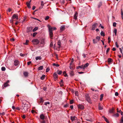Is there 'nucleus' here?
Instances as JSON below:
<instances>
[{
    "instance_id": "c85d7f7f",
    "label": "nucleus",
    "mask_w": 123,
    "mask_h": 123,
    "mask_svg": "<svg viewBox=\"0 0 123 123\" xmlns=\"http://www.w3.org/2000/svg\"><path fill=\"white\" fill-rule=\"evenodd\" d=\"M53 65L54 66H55L57 67H59V65L58 64L55 63H53Z\"/></svg>"
},
{
    "instance_id": "ea45409f",
    "label": "nucleus",
    "mask_w": 123,
    "mask_h": 123,
    "mask_svg": "<svg viewBox=\"0 0 123 123\" xmlns=\"http://www.w3.org/2000/svg\"><path fill=\"white\" fill-rule=\"evenodd\" d=\"M1 70L3 71H5L6 70V68L4 67H2L1 68Z\"/></svg>"
},
{
    "instance_id": "393cba45",
    "label": "nucleus",
    "mask_w": 123,
    "mask_h": 123,
    "mask_svg": "<svg viewBox=\"0 0 123 123\" xmlns=\"http://www.w3.org/2000/svg\"><path fill=\"white\" fill-rule=\"evenodd\" d=\"M57 72V74L59 75L61 74L62 73V71H61L58 70Z\"/></svg>"
},
{
    "instance_id": "680f3d73",
    "label": "nucleus",
    "mask_w": 123,
    "mask_h": 123,
    "mask_svg": "<svg viewBox=\"0 0 123 123\" xmlns=\"http://www.w3.org/2000/svg\"><path fill=\"white\" fill-rule=\"evenodd\" d=\"M115 44H116V45L117 47V48H118L119 47V45H118L117 43V42H116Z\"/></svg>"
},
{
    "instance_id": "e433bc0d",
    "label": "nucleus",
    "mask_w": 123,
    "mask_h": 123,
    "mask_svg": "<svg viewBox=\"0 0 123 123\" xmlns=\"http://www.w3.org/2000/svg\"><path fill=\"white\" fill-rule=\"evenodd\" d=\"M40 123H46L45 121L44 120H40Z\"/></svg>"
},
{
    "instance_id": "423d86ee",
    "label": "nucleus",
    "mask_w": 123,
    "mask_h": 123,
    "mask_svg": "<svg viewBox=\"0 0 123 123\" xmlns=\"http://www.w3.org/2000/svg\"><path fill=\"white\" fill-rule=\"evenodd\" d=\"M115 109L113 107L111 109H109V112L110 113H113L115 112Z\"/></svg>"
},
{
    "instance_id": "338daca9",
    "label": "nucleus",
    "mask_w": 123,
    "mask_h": 123,
    "mask_svg": "<svg viewBox=\"0 0 123 123\" xmlns=\"http://www.w3.org/2000/svg\"><path fill=\"white\" fill-rule=\"evenodd\" d=\"M68 106V105H64V107H67Z\"/></svg>"
},
{
    "instance_id": "bf43d9fd",
    "label": "nucleus",
    "mask_w": 123,
    "mask_h": 123,
    "mask_svg": "<svg viewBox=\"0 0 123 123\" xmlns=\"http://www.w3.org/2000/svg\"><path fill=\"white\" fill-rule=\"evenodd\" d=\"M91 89L93 91H95V92H96L98 91L97 90H95V89H93V88H91Z\"/></svg>"
},
{
    "instance_id": "f704fd0d",
    "label": "nucleus",
    "mask_w": 123,
    "mask_h": 123,
    "mask_svg": "<svg viewBox=\"0 0 123 123\" xmlns=\"http://www.w3.org/2000/svg\"><path fill=\"white\" fill-rule=\"evenodd\" d=\"M69 68L70 69L72 70H73L74 69L73 67V65L70 66Z\"/></svg>"
},
{
    "instance_id": "4468645a",
    "label": "nucleus",
    "mask_w": 123,
    "mask_h": 123,
    "mask_svg": "<svg viewBox=\"0 0 123 123\" xmlns=\"http://www.w3.org/2000/svg\"><path fill=\"white\" fill-rule=\"evenodd\" d=\"M18 64V62L17 60H16L14 62V65L15 66H17Z\"/></svg>"
},
{
    "instance_id": "7c9ffc66",
    "label": "nucleus",
    "mask_w": 123,
    "mask_h": 123,
    "mask_svg": "<svg viewBox=\"0 0 123 123\" xmlns=\"http://www.w3.org/2000/svg\"><path fill=\"white\" fill-rule=\"evenodd\" d=\"M45 76V75H43L40 78L41 80H43L44 79Z\"/></svg>"
},
{
    "instance_id": "de8ad7c7",
    "label": "nucleus",
    "mask_w": 123,
    "mask_h": 123,
    "mask_svg": "<svg viewBox=\"0 0 123 123\" xmlns=\"http://www.w3.org/2000/svg\"><path fill=\"white\" fill-rule=\"evenodd\" d=\"M96 40H98V41H99L100 39V37L99 36H97L96 37Z\"/></svg>"
},
{
    "instance_id": "20e7f679",
    "label": "nucleus",
    "mask_w": 123,
    "mask_h": 123,
    "mask_svg": "<svg viewBox=\"0 0 123 123\" xmlns=\"http://www.w3.org/2000/svg\"><path fill=\"white\" fill-rule=\"evenodd\" d=\"M98 25V24L97 23L94 24L92 26V30H94L95 28L97 27Z\"/></svg>"
},
{
    "instance_id": "cd10ccee",
    "label": "nucleus",
    "mask_w": 123,
    "mask_h": 123,
    "mask_svg": "<svg viewBox=\"0 0 123 123\" xmlns=\"http://www.w3.org/2000/svg\"><path fill=\"white\" fill-rule=\"evenodd\" d=\"M35 59L36 60H37L38 59H41V57L40 56H38L37 57H36L35 58Z\"/></svg>"
},
{
    "instance_id": "6e6552de",
    "label": "nucleus",
    "mask_w": 123,
    "mask_h": 123,
    "mask_svg": "<svg viewBox=\"0 0 123 123\" xmlns=\"http://www.w3.org/2000/svg\"><path fill=\"white\" fill-rule=\"evenodd\" d=\"M9 82V80H7L4 84V85H3V86H4V87H6L7 86H8L9 85H8V84Z\"/></svg>"
},
{
    "instance_id": "864d4df0",
    "label": "nucleus",
    "mask_w": 123,
    "mask_h": 123,
    "mask_svg": "<svg viewBox=\"0 0 123 123\" xmlns=\"http://www.w3.org/2000/svg\"><path fill=\"white\" fill-rule=\"evenodd\" d=\"M117 24L115 22H114L113 23V26L114 27H116V25Z\"/></svg>"
},
{
    "instance_id": "f8f14e48",
    "label": "nucleus",
    "mask_w": 123,
    "mask_h": 123,
    "mask_svg": "<svg viewBox=\"0 0 123 123\" xmlns=\"http://www.w3.org/2000/svg\"><path fill=\"white\" fill-rule=\"evenodd\" d=\"M78 13L76 12L75 13V14H74V18L76 20L77 19V16Z\"/></svg>"
},
{
    "instance_id": "1a4fd4ad",
    "label": "nucleus",
    "mask_w": 123,
    "mask_h": 123,
    "mask_svg": "<svg viewBox=\"0 0 123 123\" xmlns=\"http://www.w3.org/2000/svg\"><path fill=\"white\" fill-rule=\"evenodd\" d=\"M40 117L42 120H44L45 119V116L43 114L40 115Z\"/></svg>"
},
{
    "instance_id": "39448f33",
    "label": "nucleus",
    "mask_w": 123,
    "mask_h": 123,
    "mask_svg": "<svg viewBox=\"0 0 123 123\" xmlns=\"http://www.w3.org/2000/svg\"><path fill=\"white\" fill-rule=\"evenodd\" d=\"M78 107L79 109H83L84 108V106L81 104H79L78 105Z\"/></svg>"
},
{
    "instance_id": "a19ab883",
    "label": "nucleus",
    "mask_w": 123,
    "mask_h": 123,
    "mask_svg": "<svg viewBox=\"0 0 123 123\" xmlns=\"http://www.w3.org/2000/svg\"><path fill=\"white\" fill-rule=\"evenodd\" d=\"M108 43H110L111 41V38L110 37H108Z\"/></svg>"
},
{
    "instance_id": "2f4dec72",
    "label": "nucleus",
    "mask_w": 123,
    "mask_h": 123,
    "mask_svg": "<svg viewBox=\"0 0 123 123\" xmlns=\"http://www.w3.org/2000/svg\"><path fill=\"white\" fill-rule=\"evenodd\" d=\"M38 28L37 27H35L34 29L33 30V32H35L37 30Z\"/></svg>"
},
{
    "instance_id": "c9c22d12",
    "label": "nucleus",
    "mask_w": 123,
    "mask_h": 123,
    "mask_svg": "<svg viewBox=\"0 0 123 123\" xmlns=\"http://www.w3.org/2000/svg\"><path fill=\"white\" fill-rule=\"evenodd\" d=\"M93 41L94 43H97V41L96 39H93Z\"/></svg>"
},
{
    "instance_id": "a211bd4d",
    "label": "nucleus",
    "mask_w": 123,
    "mask_h": 123,
    "mask_svg": "<svg viewBox=\"0 0 123 123\" xmlns=\"http://www.w3.org/2000/svg\"><path fill=\"white\" fill-rule=\"evenodd\" d=\"M32 29V28L31 27H29L27 29V32H29L31 31Z\"/></svg>"
},
{
    "instance_id": "603ef678",
    "label": "nucleus",
    "mask_w": 123,
    "mask_h": 123,
    "mask_svg": "<svg viewBox=\"0 0 123 123\" xmlns=\"http://www.w3.org/2000/svg\"><path fill=\"white\" fill-rule=\"evenodd\" d=\"M119 93L117 92H116L115 93V95L116 96H117L118 95Z\"/></svg>"
},
{
    "instance_id": "4c0bfd02",
    "label": "nucleus",
    "mask_w": 123,
    "mask_h": 123,
    "mask_svg": "<svg viewBox=\"0 0 123 123\" xmlns=\"http://www.w3.org/2000/svg\"><path fill=\"white\" fill-rule=\"evenodd\" d=\"M29 41L28 40H26V41L25 43H24V44L25 45H27L28 44V43L29 42Z\"/></svg>"
},
{
    "instance_id": "a18cd8bd",
    "label": "nucleus",
    "mask_w": 123,
    "mask_h": 123,
    "mask_svg": "<svg viewBox=\"0 0 123 123\" xmlns=\"http://www.w3.org/2000/svg\"><path fill=\"white\" fill-rule=\"evenodd\" d=\"M49 18V16H47L45 17V20H47Z\"/></svg>"
},
{
    "instance_id": "e2e57ef3",
    "label": "nucleus",
    "mask_w": 123,
    "mask_h": 123,
    "mask_svg": "<svg viewBox=\"0 0 123 123\" xmlns=\"http://www.w3.org/2000/svg\"><path fill=\"white\" fill-rule=\"evenodd\" d=\"M31 112L32 113H34L35 112H36L34 110H32L31 111Z\"/></svg>"
},
{
    "instance_id": "f03ea898",
    "label": "nucleus",
    "mask_w": 123,
    "mask_h": 123,
    "mask_svg": "<svg viewBox=\"0 0 123 123\" xmlns=\"http://www.w3.org/2000/svg\"><path fill=\"white\" fill-rule=\"evenodd\" d=\"M32 42H33L34 44L35 45L38 44L39 43V41L37 39H34L33 40Z\"/></svg>"
},
{
    "instance_id": "9d476101",
    "label": "nucleus",
    "mask_w": 123,
    "mask_h": 123,
    "mask_svg": "<svg viewBox=\"0 0 123 123\" xmlns=\"http://www.w3.org/2000/svg\"><path fill=\"white\" fill-rule=\"evenodd\" d=\"M53 77L56 80L58 78V75L56 73H54L53 74Z\"/></svg>"
},
{
    "instance_id": "a878e982",
    "label": "nucleus",
    "mask_w": 123,
    "mask_h": 123,
    "mask_svg": "<svg viewBox=\"0 0 123 123\" xmlns=\"http://www.w3.org/2000/svg\"><path fill=\"white\" fill-rule=\"evenodd\" d=\"M83 65H81L80 66H79L77 67V69H79V68H83Z\"/></svg>"
},
{
    "instance_id": "2eb2a0df",
    "label": "nucleus",
    "mask_w": 123,
    "mask_h": 123,
    "mask_svg": "<svg viewBox=\"0 0 123 123\" xmlns=\"http://www.w3.org/2000/svg\"><path fill=\"white\" fill-rule=\"evenodd\" d=\"M57 44L58 45V47L59 48H60V47L61 46V41L59 40L57 42Z\"/></svg>"
},
{
    "instance_id": "bb28decb",
    "label": "nucleus",
    "mask_w": 123,
    "mask_h": 123,
    "mask_svg": "<svg viewBox=\"0 0 123 123\" xmlns=\"http://www.w3.org/2000/svg\"><path fill=\"white\" fill-rule=\"evenodd\" d=\"M98 108L100 110H101L103 109V107L101 106L100 104H99Z\"/></svg>"
},
{
    "instance_id": "8fccbe9b",
    "label": "nucleus",
    "mask_w": 123,
    "mask_h": 123,
    "mask_svg": "<svg viewBox=\"0 0 123 123\" xmlns=\"http://www.w3.org/2000/svg\"><path fill=\"white\" fill-rule=\"evenodd\" d=\"M110 49V48H108L107 49L106 51V54H107L109 52V51Z\"/></svg>"
},
{
    "instance_id": "3c124183",
    "label": "nucleus",
    "mask_w": 123,
    "mask_h": 123,
    "mask_svg": "<svg viewBox=\"0 0 123 123\" xmlns=\"http://www.w3.org/2000/svg\"><path fill=\"white\" fill-rule=\"evenodd\" d=\"M74 102V101L73 100H71L70 101V103L71 104H72Z\"/></svg>"
},
{
    "instance_id": "f257e3e1",
    "label": "nucleus",
    "mask_w": 123,
    "mask_h": 123,
    "mask_svg": "<svg viewBox=\"0 0 123 123\" xmlns=\"http://www.w3.org/2000/svg\"><path fill=\"white\" fill-rule=\"evenodd\" d=\"M48 27L49 30V34L50 37V38L51 39H53L52 37H53V32L52 29L53 27H51L49 25H48Z\"/></svg>"
},
{
    "instance_id": "6e6d98bb",
    "label": "nucleus",
    "mask_w": 123,
    "mask_h": 123,
    "mask_svg": "<svg viewBox=\"0 0 123 123\" xmlns=\"http://www.w3.org/2000/svg\"><path fill=\"white\" fill-rule=\"evenodd\" d=\"M75 94L76 95L78 96V92L77 91H76L75 92Z\"/></svg>"
},
{
    "instance_id": "6ab92c4d",
    "label": "nucleus",
    "mask_w": 123,
    "mask_h": 123,
    "mask_svg": "<svg viewBox=\"0 0 123 123\" xmlns=\"http://www.w3.org/2000/svg\"><path fill=\"white\" fill-rule=\"evenodd\" d=\"M89 64L88 63H87L85 64L84 66H83V69H85V68L87 67L89 65Z\"/></svg>"
},
{
    "instance_id": "412c9836",
    "label": "nucleus",
    "mask_w": 123,
    "mask_h": 123,
    "mask_svg": "<svg viewBox=\"0 0 123 123\" xmlns=\"http://www.w3.org/2000/svg\"><path fill=\"white\" fill-rule=\"evenodd\" d=\"M76 118V117L74 116V117H72L71 116V117L70 119L72 121H73L74 120H75V118Z\"/></svg>"
},
{
    "instance_id": "f3484780",
    "label": "nucleus",
    "mask_w": 123,
    "mask_h": 123,
    "mask_svg": "<svg viewBox=\"0 0 123 123\" xmlns=\"http://www.w3.org/2000/svg\"><path fill=\"white\" fill-rule=\"evenodd\" d=\"M23 74L24 76L26 77H27L29 74V73L27 72H24Z\"/></svg>"
},
{
    "instance_id": "79ce46f5",
    "label": "nucleus",
    "mask_w": 123,
    "mask_h": 123,
    "mask_svg": "<svg viewBox=\"0 0 123 123\" xmlns=\"http://www.w3.org/2000/svg\"><path fill=\"white\" fill-rule=\"evenodd\" d=\"M104 120L106 121V122L107 123H109V122L108 120L106 118H105Z\"/></svg>"
},
{
    "instance_id": "9b49d317",
    "label": "nucleus",
    "mask_w": 123,
    "mask_h": 123,
    "mask_svg": "<svg viewBox=\"0 0 123 123\" xmlns=\"http://www.w3.org/2000/svg\"><path fill=\"white\" fill-rule=\"evenodd\" d=\"M69 74L71 76H73L74 75V74L73 71H70Z\"/></svg>"
},
{
    "instance_id": "5701e85b",
    "label": "nucleus",
    "mask_w": 123,
    "mask_h": 123,
    "mask_svg": "<svg viewBox=\"0 0 123 123\" xmlns=\"http://www.w3.org/2000/svg\"><path fill=\"white\" fill-rule=\"evenodd\" d=\"M65 28V26L64 25H62L61 27L60 30L61 31H63Z\"/></svg>"
},
{
    "instance_id": "69168bd1",
    "label": "nucleus",
    "mask_w": 123,
    "mask_h": 123,
    "mask_svg": "<svg viewBox=\"0 0 123 123\" xmlns=\"http://www.w3.org/2000/svg\"><path fill=\"white\" fill-rule=\"evenodd\" d=\"M50 46V47H52L53 46V44L52 42L51 43Z\"/></svg>"
},
{
    "instance_id": "4be33fe9",
    "label": "nucleus",
    "mask_w": 123,
    "mask_h": 123,
    "mask_svg": "<svg viewBox=\"0 0 123 123\" xmlns=\"http://www.w3.org/2000/svg\"><path fill=\"white\" fill-rule=\"evenodd\" d=\"M43 68V66H41L39 67L38 68V70L40 71L42 70Z\"/></svg>"
},
{
    "instance_id": "37998d69",
    "label": "nucleus",
    "mask_w": 123,
    "mask_h": 123,
    "mask_svg": "<svg viewBox=\"0 0 123 123\" xmlns=\"http://www.w3.org/2000/svg\"><path fill=\"white\" fill-rule=\"evenodd\" d=\"M20 55L21 56H24L25 55H26L27 54H23L22 53H21L20 54Z\"/></svg>"
},
{
    "instance_id": "5fc2aeb1",
    "label": "nucleus",
    "mask_w": 123,
    "mask_h": 123,
    "mask_svg": "<svg viewBox=\"0 0 123 123\" xmlns=\"http://www.w3.org/2000/svg\"><path fill=\"white\" fill-rule=\"evenodd\" d=\"M44 6V3L43 1L41 2V6Z\"/></svg>"
},
{
    "instance_id": "7ed1b4c3",
    "label": "nucleus",
    "mask_w": 123,
    "mask_h": 123,
    "mask_svg": "<svg viewBox=\"0 0 123 123\" xmlns=\"http://www.w3.org/2000/svg\"><path fill=\"white\" fill-rule=\"evenodd\" d=\"M85 96L86 99L87 101H88L89 103H91V101L90 100V98L88 95L87 94H86L85 95Z\"/></svg>"
},
{
    "instance_id": "c756f323",
    "label": "nucleus",
    "mask_w": 123,
    "mask_h": 123,
    "mask_svg": "<svg viewBox=\"0 0 123 123\" xmlns=\"http://www.w3.org/2000/svg\"><path fill=\"white\" fill-rule=\"evenodd\" d=\"M100 35L101 36H102L103 37L105 36V34L103 31H101L100 33Z\"/></svg>"
},
{
    "instance_id": "58836bf2",
    "label": "nucleus",
    "mask_w": 123,
    "mask_h": 123,
    "mask_svg": "<svg viewBox=\"0 0 123 123\" xmlns=\"http://www.w3.org/2000/svg\"><path fill=\"white\" fill-rule=\"evenodd\" d=\"M112 59H111L109 58L108 59V62L109 63H111L112 62Z\"/></svg>"
},
{
    "instance_id": "052dcab7",
    "label": "nucleus",
    "mask_w": 123,
    "mask_h": 123,
    "mask_svg": "<svg viewBox=\"0 0 123 123\" xmlns=\"http://www.w3.org/2000/svg\"><path fill=\"white\" fill-rule=\"evenodd\" d=\"M43 101L42 99H41L40 100V103H43Z\"/></svg>"
},
{
    "instance_id": "473e14b6",
    "label": "nucleus",
    "mask_w": 123,
    "mask_h": 123,
    "mask_svg": "<svg viewBox=\"0 0 123 123\" xmlns=\"http://www.w3.org/2000/svg\"><path fill=\"white\" fill-rule=\"evenodd\" d=\"M63 74L64 75V76L65 77H67L68 76L67 74L65 71H64L63 72Z\"/></svg>"
},
{
    "instance_id": "49530a36",
    "label": "nucleus",
    "mask_w": 123,
    "mask_h": 123,
    "mask_svg": "<svg viewBox=\"0 0 123 123\" xmlns=\"http://www.w3.org/2000/svg\"><path fill=\"white\" fill-rule=\"evenodd\" d=\"M114 32L115 33V35H116L117 33V30L116 29H115Z\"/></svg>"
},
{
    "instance_id": "ddd939ff",
    "label": "nucleus",
    "mask_w": 123,
    "mask_h": 123,
    "mask_svg": "<svg viewBox=\"0 0 123 123\" xmlns=\"http://www.w3.org/2000/svg\"><path fill=\"white\" fill-rule=\"evenodd\" d=\"M117 112H119L120 113H121V115L122 116H123V112L121 111V110H120L119 111H118V108H117Z\"/></svg>"
},
{
    "instance_id": "0e129e2a",
    "label": "nucleus",
    "mask_w": 123,
    "mask_h": 123,
    "mask_svg": "<svg viewBox=\"0 0 123 123\" xmlns=\"http://www.w3.org/2000/svg\"><path fill=\"white\" fill-rule=\"evenodd\" d=\"M36 8V7L34 6H33L32 7V9L33 10H34Z\"/></svg>"
},
{
    "instance_id": "b1692460",
    "label": "nucleus",
    "mask_w": 123,
    "mask_h": 123,
    "mask_svg": "<svg viewBox=\"0 0 123 123\" xmlns=\"http://www.w3.org/2000/svg\"><path fill=\"white\" fill-rule=\"evenodd\" d=\"M112 116L115 117H117L119 116V114L118 113H116V114H114Z\"/></svg>"
},
{
    "instance_id": "774afa93",
    "label": "nucleus",
    "mask_w": 123,
    "mask_h": 123,
    "mask_svg": "<svg viewBox=\"0 0 123 123\" xmlns=\"http://www.w3.org/2000/svg\"><path fill=\"white\" fill-rule=\"evenodd\" d=\"M123 123V120L121 119L120 122V123Z\"/></svg>"
},
{
    "instance_id": "09e8293b",
    "label": "nucleus",
    "mask_w": 123,
    "mask_h": 123,
    "mask_svg": "<svg viewBox=\"0 0 123 123\" xmlns=\"http://www.w3.org/2000/svg\"><path fill=\"white\" fill-rule=\"evenodd\" d=\"M37 34V32H34L33 33V37H35Z\"/></svg>"
},
{
    "instance_id": "4d7b16f0",
    "label": "nucleus",
    "mask_w": 123,
    "mask_h": 123,
    "mask_svg": "<svg viewBox=\"0 0 123 123\" xmlns=\"http://www.w3.org/2000/svg\"><path fill=\"white\" fill-rule=\"evenodd\" d=\"M49 70V68H47L46 69V72H48Z\"/></svg>"
},
{
    "instance_id": "13d9d810",
    "label": "nucleus",
    "mask_w": 123,
    "mask_h": 123,
    "mask_svg": "<svg viewBox=\"0 0 123 123\" xmlns=\"http://www.w3.org/2000/svg\"><path fill=\"white\" fill-rule=\"evenodd\" d=\"M31 61H29L27 63V65H29L31 63Z\"/></svg>"
},
{
    "instance_id": "aec40b11",
    "label": "nucleus",
    "mask_w": 123,
    "mask_h": 123,
    "mask_svg": "<svg viewBox=\"0 0 123 123\" xmlns=\"http://www.w3.org/2000/svg\"><path fill=\"white\" fill-rule=\"evenodd\" d=\"M102 5V3L101 2H99L98 5V8H99Z\"/></svg>"
},
{
    "instance_id": "dca6fc26",
    "label": "nucleus",
    "mask_w": 123,
    "mask_h": 123,
    "mask_svg": "<svg viewBox=\"0 0 123 123\" xmlns=\"http://www.w3.org/2000/svg\"><path fill=\"white\" fill-rule=\"evenodd\" d=\"M26 4L27 6L29 8H31L30 4V2H27L26 3Z\"/></svg>"
},
{
    "instance_id": "c03bdc74",
    "label": "nucleus",
    "mask_w": 123,
    "mask_h": 123,
    "mask_svg": "<svg viewBox=\"0 0 123 123\" xmlns=\"http://www.w3.org/2000/svg\"><path fill=\"white\" fill-rule=\"evenodd\" d=\"M49 104H50V102H46L44 104L45 105H47V104L49 105Z\"/></svg>"
},
{
    "instance_id": "72a5a7b5",
    "label": "nucleus",
    "mask_w": 123,
    "mask_h": 123,
    "mask_svg": "<svg viewBox=\"0 0 123 123\" xmlns=\"http://www.w3.org/2000/svg\"><path fill=\"white\" fill-rule=\"evenodd\" d=\"M103 95H104L103 94H102L100 96V101L102 100V99Z\"/></svg>"
},
{
    "instance_id": "0eeeda50",
    "label": "nucleus",
    "mask_w": 123,
    "mask_h": 123,
    "mask_svg": "<svg viewBox=\"0 0 123 123\" xmlns=\"http://www.w3.org/2000/svg\"><path fill=\"white\" fill-rule=\"evenodd\" d=\"M16 18L17 19H18V16L16 14H14L13 15L12 17V19Z\"/></svg>"
}]
</instances>
